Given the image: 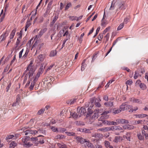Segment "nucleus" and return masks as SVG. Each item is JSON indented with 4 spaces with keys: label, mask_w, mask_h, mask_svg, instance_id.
I'll return each mask as SVG.
<instances>
[{
    "label": "nucleus",
    "mask_w": 148,
    "mask_h": 148,
    "mask_svg": "<svg viewBox=\"0 0 148 148\" xmlns=\"http://www.w3.org/2000/svg\"><path fill=\"white\" fill-rule=\"evenodd\" d=\"M42 73L41 72L38 71L36 75L32 82L30 86L29 87V89L30 90H32L33 89L40 75Z\"/></svg>",
    "instance_id": "nucleus-4"
},
{
    "label": "nucleus",
    "mask_w": 148,
    "mask_h": 148,
    "mask_svg": "<svg viewBox=\"0 0 148 148\" xmlns=\"http://www.w3.org/2000/svg\"><path fill=\"white\" fill-rule=\"evenodd\" d=\"M84 33H82L81 36H80V38H79V41L82 42V38H83V36H84Z\"/></svg>",
    "instance_id": "nucleus-62"
},
{
    "label": "nucleus",
    "mask_w": 148,
    "mask_h": 148,
    "mask_svg": "<svg viewBox=\"0 0 148 148\" xmlns=\"http://www.w3.org/2000/svg\"><path fill=\"white\" fill-rule=\"evenodd\" d=\"M124 27L123 23H121L118 26L117 28V30H120L121 29Z\"/></svg>",
    "instance_id": "nucleus-37"
},
{
    "label": "nucleus",
    "mask_w": 148,
    "mask_h": 148,
    "mask_svg": "<svg viewBox=\"0 0 148 148\" xmlns=\"http://www.w3.org/2000/svg\"><path fill=\"white\" fill-rule=\"evenodd\" d=\"M33 61H31L27 67L25 72L27 73V74L25 76L23 82V84H25L27 80V76H29V78H30L31 76H32L35 71L34 69V66H33Z\"/></svg>",
    "instance_id": "nucleus-1"
},
{
    "label": "nucleus",
    "mask_w": 148,
    "mask_h": 148,
    "mask_svg": "<svg viewBox=\"0 0 148 148\" xmlns=\"http://www.w3.org/2000/svg\"><path fill=\"white\" fill-rule=\"evenodd\" d=\"M24 49H22V50L20 52L19 54V58H21L22 57V54L23 51Z\"/></svg>",
    "instance_id": "nucleus-56"
},
{
    "label": "nucleus",
    "mask_w": 148,
    "mask_h": 148,
    "mask_svg": "<svg viewBox=\"0 0 148 148\" xmlns=\"http://www.w3.org/2000/svg\"><path fill=\"white\" fill-rule=\"evenodd\" d=\"M116 4V2L114 1H113L110 7L109 8L110 10H113L114 9H116L115 5Z\"/></svg>",
    "instance_id": "nucleus-24"
},
{
    "label": "nucleus",
    "mask_w": 148,
    "mask_h": 148,
    "mask_svg": "<svg viewBox=\"0 0 148 148\" xmlns=\"http://www.w3.org/2000/svg\"><path fill=\"white\" fill-rule=\"evenodd\" d=\"M134 116L136 118H143L145 117L148 116V115L145 114H135Z\"/></svg>",
    "instance_id": "nucleus-17"
},
{
    "label": "nucleus",
    "mask_w": 148,
    "mask_h": 148,
    "mask_svg": "<svg viewBox=\"0 0 148 148\" xmlns=\"http://www.w3.org/2000/svg\"><path fill=\"white\" fill-rule=\"evenodd\" d=\"M130 18L128 17H126L124 20L123 23L125 24H127L129 21Z\"/></svg>",
    "instance_id": "nucleus-47"
},
{
    "label": "nucleus",
    "mask_w": 148,
    "mask_h": 148,
    "mask_svg": "<svg viewBox=\"0 0 148 148\" xmlns=\"http://www.w3.org/2000/svg\"><path fill=\"white\" fill-rule=\"evenodd\" d=\"M66 130V129L64 128H58V132H60L63 133Z\"/></svg>",
    "instance_id": "nucleus-38"
},
{
    "label": "nucleus",
    "mask_w": 148,
    "mask_h": 148,
    "mask_svg": "<svg viewBox=\"0 0 148 148\" xmlns=\"http://www.w3.org/2000/svg\"><path fill=\"white\" fill-rule=\"evenodd\" d=\"M103 34H100L98 36V39L100 41L103 38Z\"/></svg>",
    "instance_id": "nucleus-52"
},
{
    "label": "nucleus",
    "mask_w": 148,
    "mask_h": 148,
    "mask_svg": "<svg viewBox=\"0 0 148 148\" xmlns=\"http://www.w3.org/2000/svg\"><path fill=\"white\" fill-rule=\"evenodd\" d=\"M141 81L140 80H138L137 81L136 83V86H140V84H141Z\"/></svg>",
    "instance_id": "nucleus-58"
},
{
    "label": "nucleus",
    "mask_w": 148,
    "mask_h": 148,
    "mask_svg": "<svg viewBox=\"0 0 148 148\" xmlns=\"http://www.w3.org/2000/svg\"><path fill=\"white\" fill-rule=\"evenodd\" d=\"M127 7V5L124 1H119L116 2L115 5L116 10V11L123 10Z\"/></svg>",
    "instance_id": "nucleus-2"
},
{
    "label": "nucleus",
    "mask_w": 148,
    "mask_h": 148,
    "mask_svg": "<svg viewBox=\"0 0 148 148\" xmlns=\"http://www.w3.org/2000/svg\"><path fill=\"white\" fill-rule=\"evenodd\" d=\"M110 29V27H108L106 28L104 31L103 34H105Z\"/></svg>",
    "instance_id": "nucleus-55"
},
{
    "label": "nucleus",
    "mask_w": 148,
    "mask_h": 148,
    "mask_svg": "<svg viewBox=\"0 0 148 148\" xmlns=\"http://www.w3.org/2000/svg\"><path fill=\"white\" fill-rule=\"evenodd\" d=\"M16 31V30L15 29H14L12 31L10 36V38L11 39H12L14 38Z\"/></svg>",
    "instance_id": "nucleus-27"
},
{
    "label": "nucleus",
    "mask_w": 148,
    "mask_h": 148,
    "mask_svg": "<svg viewBox=\"0 0 148 148\" xmlns=\"http://www.w3.org/2000/svg\"><path fill=\"white\" fill-rule=\"evenodd\" d=\"M95 111H96V112H95L92 116V118L95 119H97L98 118V112H99V109H96Z\"/></svg>",
    "instance_id": "nucleus-21"
},
{
    "label": "nucleus",
    "mask_w": 148,
    "mask_h": 148,
    "mask_svg": "<svg viewBox=\"0 0 148 148\" xmlns=\"http://www.w3.org/2000/svg\"><path fill=\"white\" fill-rule=\"evenodd\" d=\"M31 81V78L30 79V80H29V81H28L26 84L25 85V88H27L29 86V85L30 83V81Z\"/></svg>",
    "instance_id": "nucleus-61"
},
{
    "label": "nucleus",
    "mask_w": 148,
    "mask_h": 148,
    "mask_svg": "<svg viewBox=\"0 0 148 148\" xmlns=\"http://www.w3.org/2000/svg\"><path fill=\"white\" fill-rule=\"evenodd\" d=\"M104 105L107 107H112L113 106V102L109 101L106 102Z\"/></svg>",
    "instance_id": "nucleus-26"
},
{
    "label": "nucleus",
    "mask_w": 148,
    "mask_h": 148,
    "mask_svg": "<svg viewBox=\"0 0 148 148\" xmlns=\"http://www.w3.org/2000/svg\"><path fill=\"white\" fill-rule=\"evenodd\" d=\"M76 139L77 143L81 144H83L85 143V139L80 136H77L76 137Z\"/></svg>",
    "instance_id": "nucleus-12"
},
{
    "label": "nucleus",
    "mask_w": 148,
    "mask_h": 148,
    "mask_svg": "<svg viewBox=\"0 0 148 148\" xmlns=\"http://www.w3.org/2000/svg\"><path fill=\"white\" fill-rule=\"evenodd\" d=\"M104 15L101 21V25L104 27L108 23L107 21L106 20H104Z\"/></svg>",
    "instance_id": "nucleus-25"
},
{
    "label": "nucleus",
    "mask_w": 148,
    "mask_h": 148,
    "mask_svg": "<svg viewBox=\"0 0 148 148\" xmlns=\"http://www.w3.org/2000/svg\"><path fill=\"white\" fill-rule=\"evenodd\" d=\"M57 145L58 147L60 148H67L66 145L62 143H58Z\"/></svg>",
    "instance_id": "nucleus-22"
},
{
    "label": "nucleus",
    "mask_w": 148,
    "mask_h": 148,
    "mask_svg": "<svg viewBox=\"0 0 148 148\" xmlns=\"http://www.w3.org/2000/svg\"><path fill=\"white\" fill-rule=\"evenodd\" d=\"M70 115L71 116L70 117H72L74 119H76L80 117L79 116V114L77 113H77L75 112H71Z\"/></svg>",
    "instance_id": "nucleus-14"
},
{
    "label": "nucleus",
    "mask_w": 148,
    "mask_h": 148,
    "mask_svg": "<svg viewBox=\"0 0 148 148\" xmlns=\"http://www.w3.org/2000/svg\"><path fill=\"white\" fill-rule=\"evenodd\" d=\"M30 139L29 137L24 136L22 139V143L24 147H29L33 145V144L29 142Z\"/></svg>",
    "instance_id": "nucleus-3"
},
{
    "label": "nucleus",
    "mask_w": 148,
    "mask_h": 148,
    "mask_svg": "<svg viewBox=\"0 0 148 148\" xmlns=\"http://www.w3.org/2000/svg\"><path fill=\"white\" fill-rule=\"evenodd\" d=\"M120 124H128L129 123L128 120L123 119H120Z\"/></svg>",
    "instance_id": "nucleus-23"
},
{
    "label": "nucleus",
    "mask_w": 148,
    "mask_h": 148,
    "mask_svg": "<svg viewBox=\"0 0 148 148\" xmlns=\"http://www.w3.org/2000/svg\"><path fill=\"white\" fill-rule=\"evenodd\" d=\"M51 129L53 131L55 132H58V130L57 128L55 127H51Z\"/></svg>",
    "instance_id": "nucleus-43"
},
{
    "label": "nucleus",
    "mask_w": 148,
    "mask_h": 148,
    "mask_svg": "<svg viewBox=\"0 0 148 148\" xmlns=\"http://www.w3.org/2000/svg\"><path fill=\"white\" fill-rule=\"evenodd\" d=\"M120 108L121 111H124L132 108V106L126 104L125 103H123L120 106Z\"/></svg>",
    "instance_id": "nucleus-5"
},
{
    "label": "nucleus",
    "mask_w": 148,
    "mask_h": 148,
    "mask_svg": "<svg viewBox=\"0 0 148 148\" xmlns=\"http://www.w3.org/2000/svg\"><path fill=\"white\" fill-rule=\"evenodd\" d=\"M121 110L120 109V108H119V109H117V110H114V112H113V113L114 114H118V113H120V112H121Z\"/></svg>",
    "instance_id": "nucleus-40"
},
{
    "label": "nucleus",
    "mask_w": 148,
    "mask_h": 148,
    "mask_svg": "<svg viewBox=\"0 0 148 148\" xmlns=\"http://www.w3.org/2000/svg\"><path fill=\"white\" fill-rule=\"evenodd\" d=\"M123 140L122 137L119 136H116L113 141L115 143H117L121 142Z\"/></svg>",
    "instance_id": "nucleus-10"
},
{
    "label": "nucleus",
    "mask_w": 148,
    "mask_h": 148,
    "mask_svg": "<svg viewBox=\"0 0 148 148\" xmlns=\"http://www.w3.org/2000/svg\"><path fill=\"white\" fill-rule=\"evenodd\" d=\"M85 145L87 147H90V148H94V146L90 141L85 140Z\"/></svg>",
    "instance_id": "nucleus-19"
},
{
    "label": "nucleus",
    "mask_w": 148,
    "mask_h": 148,
    "mask_svg": "<svg viewBox=\"0 0 148 148\" xmlns=\"http://www.w3.org/2000/svg\"><path fill=\"white\" fill-rule=\"evenodd\" d=\"M139 75V73L137 71H136L135 72V74L134 76V78L135 79H136Z\"/></svg>",
    "instance_id": "nucleus-35"
},
{
    "label": "nucleus",
    "mask_w": 148,
    "mask_h": 148,
    "mask_svg": "<svg viewBox=\"0 0 148 148\" xmlns=\"http://www.w3.org/2000/svg\"><path fill=\"white\" fill-rule=\"evenodd\" d=\"M102 136V135L100 134L93 133L92 134V137L96 138L98 140H99L101 136Z\"/></svg>",
    "instance_id": "nucleus-18"
},
{
    "label": "nucleus",
    "mask_w": 148,
    "mask_h": 148,
    "mask_svg": "<svg viewBox=\"0 0 148 148\" xmlns=\"http://www.w3.org/2000/svg\"><path fill=\"white\" fill-rule=\"evenodd\" d=\"M28 51L27 50L26 51L24 55L22 57V58L25 59L26 58L28 53Z\"/></svg>",
    "instance_id": "nucleus-45"
},
{
    "label": "nucleus",
    "mask_w": 148,
    "mask_h": 148,
    "mask_svg": "<svg viewBox=\"0 0 148 148\" xmlns=\"http://www.w3.org/2000/svg\"><path fill=\"white\" fill-rule=\"evenodd\" d=\"M123 127L124 129H125L132 130L134 129V127L132 125L127 124L123 126Z\"/></svg>",
    "instance_id": "nucleus-15"
},
{
    "label": "nucleus",
    "mask_w": 148,
    "mask_h": 148,
    "mask_svg": "<svg viewBox=\"0 0 148 148\" xmlns=\"http://www.w3.org/2000/svg\"><path fill=\"white\" fill-rule=\"evenodd\" d=\"M14 137V135H13V134L9 135L7 136L5 139L6 140L9 141L10 140L12 139Z\"/></svg>",
    "instance_id": "nucleus-29"
},
{
    "label": "nucleus",
    "mask_w": 148,
    "mask_h": 148,
    "mask_svg": "<svg viewBox=\"0 0 148 148\" xmlns=\"http://www.w3.org/2000/svg\"><path fill=\"white\" fill-rule=\"evenodd\" d=\"M69 18L72 21L76 20L77 17L74 16H69Z\"/></svg>",
    "instance_id": "nucleus-39"
},
{
    "label": "nucleus",
    "mask_w": 148,
    "mask_h": 148,
    "mask_svg": "<svg viewBox=\"0 0 148 148\" xmlns=\"http://www.w3.org/2000/svg\"><path fill=\"white\" fill-rule=\"evenodd\" d=\"M122 69L123 70H126L128 72H130V70L127 67H123Z\"/></svg>",
    "instance_id": "nucleus-53"
},
{
    "label": "nucleus",
    "mask_w": 148,
    "mask_h": 148,
    "mask_svg": "<svg viewBox=\"0 0 148 148\" xmlns=\"http://www.w3.org/2000/svg\"><path fill=\"white\" fill-rule=\"evenodd\" d=\"M130 101L133 103H136L140 104L142 103V101L139 99H136L134 98H132L130 99Z\"/></svg>",
    "instance_id": "nucleus-13"
},
{
    "label": "nucleus",
    "mask_w": 148,
    "mask_h": 148,
    "mask_svg": "<svg viewBox=\"0 0 148 148\" xmlns=\"http://www.w3.org/2000/svg\"><path fill=\"white\" fill-rule=\"evenodd\" d=\"M57 54V52L56 50H54L51 51L50 54V56L53 57L56 56Z\"/></svg>",
    "instance_id": "nucleus-30"
},
{
    "label": "nucleus",
    "mask_w": 148,
    "mask_h": 148,
    "mask_svg": "<svg viewBox=\"0 0 148 148\" xmlns=\"http://www.w3.org/2000/svg\"><path fill=\"white\" fill-rule=\"evenodd\" d=\"M71 6V3H68L67 4V5L65 8V10H67Z\"/></svg>",
    "instance_id": "nucleus-44"
},
{
    "label": "nucleus",
    "mask_w": 148,
    "mask_h": 148,
    "mask_svg": "<svg viewBox=\"0 0 148 148\" xmlns=\"http://www.w3.org/2000/svg\"><path fill=\"white\" fill-rule=\"evenodd\" d=\"M8 35V33L7 31H6L4 33H3L0 36V40L1 41V42L4 40Z\"/></svg>",
    "instance_id": "nucleus-9"
},
{
    "label": "nucleus",
    "mask_w": 148,
    "mask_h": 148,
    "mask_svg": "<svg viewBox=\"0 0 148 148\" xmlns=\"http://www.w3.org/2000/svg\"><path fill=\"white\" fill-rule=\"evenodd\" d=\"M85 112V109L84 108L82 107L80 108L79 107L77 108V113L79 114L80 117L83 115Z\"/></svg>",
    "instance_id": "nucleus-6"
},
{
    "label": "nucleus",
    "mask_w": 148,
    "mask_h": 148,
    "mask_svg": "<svg viewBox=\"0 0 148 148\" xmlns=\"http://www.w3.org/2000/svg\"><path fill=\"white\" fill-rule=\"evenodd\" d=\"M58 16H55L54 17L53 19V20L52 21V23H54L57 20V19L58 18Z\"/></svg>",
    "instance_id": "nucleus-57"
},
{
    "label": "nucleus",
    "mask_w": 148,
    "mask_h": 148,
    "mask_svg": "<svg viewBox=\"0 0 148 148\" xmlns=\"http://www.w3.org/2000/svg\"><path fill=\"white\" fill-rule=\"evenodd\" d=\"M16 145V143L12 141L10 144V148H14Z\"/></svg>",
    "instance_id": "nucleus-28"
},
{
    "label": "nucleus",
    "mask_w": 148,
    "mask_h": 148,
    "mask_svg": "<svg viewBox=\"0 0 148 148\" xmlns=\"http://www.w3.org/2000/svg\"><path fill=\"white\" fill-rule=\"evenodd\" d=\"M11 83H10L8 86L6 88V89L7 90V92H8V91L9 90V88H10L11 86Z\"/></svg>",
    "instance_id": "nucleus-64"
},
{
    "label": "nucleus",
    "mask_w": 148,
    "mask_h": 148,
    "mask_svg": "<svg viewBox=\"0 0 148 148\" xmlns=\"http://www.w3.org/2000/svg\"><path fill=\"white\" fill-rule=\"evenodd\" d=\"M102 123L104 124H107L108 125H111V121H108L106 120L103 121L102 120Z\"/></svg>",
    "instance_id": "nucleus-34"
},
{
    "label": "nucleus",
    "mask_w": 148,
    "mask_h": 148,
    "mask_svg": "<svg viewBox=\"0 0 148 148\" xmlns=\"http://www.w3.org/2000/svg\"><path fill=\"white\" fill-rule=\"evenodd\" d=\"M25 132V135H28L29 134H35L37 133L38 131L36 130H26Z\"/></svg>",
    "instance_id": "nucleus-11"
},
{
    "label": "nucleus",
    "mask_w": 148,
    "mask_h": 148,
    "mask_svg": "<svg viewBox=\"0 0 148 148\" xmlns=\"http://www.w3.org/2000/svg\"><path fill=\"white\" fill-rule=\"evenodd\" d=\"M45 110V109L44 108H42L38 112L37 114L38 115H40L42 114L44 111Z\"/></svg>",
    "instance_id": "nucleus-36"
},
{
    "label": "nucleus",
    "mask_w": 148,
    "mask_h": 148,
    "mask_svg": "<svg viewBox=\"0 0 148 148\" xmlns=\"http://www.w3.org/2000/svg\"><path fill=\"white\" fill-rule=\"evenodd\" d=\"M110 112L109 111H107L103 112L101 115H102L100 117L99 119V120L101 121L102 119H107L109 117V115L108 114Z\"/></svg>",
    "instance_id": "nucleus-8"
},
{
    "label": "nucleus",
    "mask_w": 148,
    "mask_h": 148,
    "mask_svg": "<svg viewBox=\"0 0 148 148\" xmlns=\"http://www.w3.org/2000/svg\"><path fill=\"white\" fill-rule=\"evenodd\" d=\"M140 87L142 90H145L147 88V87L144 84H140L139 86Z\"/></svg>",
    "instance_id": "nucleus-32"
},
{
    "label": "nucleus",
    "mask_w": 148,
    "mask_h": 148,
    "mask_svg": "<svg viewBox=\"0 0 148 148\" xmlns=\"http://www.w3.org/2000/svg\"><path fill=\"white\" fill-rule=\"evenodd\" d=\"M65 133L69 136H73L74 134V133L72 132H65Z\"/></svg>",
    "instance_id": "nucleus-49"
},
{
    "label": "nucleus",
    "mask_w": 148,
    "mask_h": 148,
    "mask_svg": "<svg viewBox=\"0 0 148 148\" xmlns=\"http://www.w3.org/2000/svg\"><path fill=\"white\" fill-rule=\"evenodd\" d=\"M47 29H45L41 30L37 35H36L34 38V40L38 39L41 37V36L46 31Z\"/></svg>",
    "instance_id": "nucleus-7"
},
{
    "label": "nucleus",
    "mask_w": 148,
    "mask_h": 148,
    "mask_svg": "<svg viewBox=\"0 0 148 148\" xmlns=\"http://www.w3.org/2000/svg\"><path fill=\"white\" fill-rule=\"evenodd\" d=\"M76 99H74L71 100L70 104H73L75 102Z\"/></svg>",
    "instance_id": "nucleus-59"
},
{
    "label": "nucleus",
    "mask_w": 148,
    "mask_h": 148,
    "mask_svg": "<svg viewBox=\"0 0 148 148\" xmlns=\"http://www.w3.org/2000/svg\"><path fill=\"white\" fill-rule=\"evenodd\" d=\"M20 97L19 95H17L16 96V101H17V102H18L20 101Z\"/></svg>",
    "instance_id": "nucleus-60"
},
{
    "label": "nucleus",
    "mask_w": 148,
    "mask_h": 148,
    "mask_svg": "<svg viewBox=\"0 0 148 148\" xmlns=\"http://www.w3.org/2000/svg\"><path fill=\"white\" fill-rule=\"evenodd\" d=\"M111 130V128L110 127H105L99 129H98V130L99 131H101L103 132H105L109 131Z\"/></svg>",
    "instance_id": "nucleus-20"
},
{
    "label": "nucleus",
    "mask_w": 148,
    "mask_h": 148,
    "mask_svg": "<svg viewBox=\"0 0 148 148\" xmlns=\"http://www.w3.org/2000/svg\"><path fill=\"white\" fill-rule=\"evenodd\" d=\"M132 83L133 82L132 80L131 79H130L127 81L126 84L127 85H130L132 84Z\"/></svg>",
    "instance_id": "nucleus-51"
},
{
    "label": "nucleus",
    "mask_w": 148,
    "mask_h": 148,
    "mask_svg": "<svg viewBox=\"0 0 148 148\" xmlns=\"http://www.w3.org/2000/svg\"><path fill=\"white\" fill-rule=\"evenodd\" d=\"M110 36V34L108 33L107 34L106 36L104 37V38H106V42L108 41V40Z\"/></svg>",
    "instance_id": "nucleus-50"
},
{
    "label": "nucleus",
    "mask_w": 148,
    "mask_h": 148,
    "mask_svg": "<svg viewBox=\"0 0 148 148\" xmlns=\"http://www.w3.org/2000/svg\"><path fill=\"white\" fill-rule=\"evenodd\" d=\"M93 106V104H91V105L90 106V107L88 108V111L89 112L90 114L92 113V112L90 111V110L92 108Z\"/></svg>",
    "instance_id": "nucleus-42"
},
{
    "label": "nucleus",
    "mask_w": 148,
    "mask_h": 148,
    "mask_svg": "<svg viewBox=\"0 0 148 148\" xmlns=\"http://www.w3.org/2000/svg\"><path fill=\"white\" fill-rule=\"evenodd\" d=\"M52 3L49 2L48 5L47 7V10H49L51 8V5L52 4Z\"/></svg>",
    "instance_id": "nucleus-48"
},
{
    "label": "nucleus",
    "mask_w": 148,
    "mask_h": 148,
    "mask_svg": "<svg viewBox=\"0 0 148 148\" xmlns=\"http://www.w3.org/2000/svg\"><path fill=\"white\" fill-rule=\"evenodd\" d=\"M131 134L130 132H128L126 133L125 135L123 136L124 138H126L127 140L129 141H131Z\"/></svg>",
    "instance_id": "nucleus-16"
},
{
    "label": "nucleus",
    "mask_w": 148,
    "mask_h": 148,
    "mask_svg": "<svg viewBox=\"0 0 148 148\" xmlns=\"http://www.w3.org/2000/svg\"><path fill=\"white\" fill-rule=\"evenodd\" d=\"M104 144L106 147H108L110 146V143L108 141H105L104 142Z\"/></svg>",
    "instance_id": "nucleus-46"
},
{
    "label": "nucleus",
    "mask_w": 148,
    "mask_h": 148,
    "mask_svg": "<svg viewBox=\"0 0 148 148\" xmlns=\"http://www.w3.org/2000/svg\"><path fill=\"white\" fill-rule=\"evenodd\" d=\"M137 136L138 138L140 140H143L144 139V136L142 135H141L140 133H138Z\"/></svg>",
    "instance_id": "nucleus-33"
},
{
    "label": "nucleus",
    "mask_w": 148,
    "mask_h": 148,
    "mask_svg": "<svg viewBox=\"0 0 148 148\" xmlns=\"http://www.w3.org/2000/svg\"><path fill=\"white\" fill-rule=\"evenodd\" d=\"M115 129L116 130H123V128L119 126H117L115 127Z\"/></svg>",
    "instance_id": "nucleus-63"
},
{
    "label": "nucleus",
    "mask_w": 148,
    "mask_h": 148,
    "mask_svg": "<svg viewBox=\"0 0 148 148\" xmlns=\"http://www.w3.org/2000/svg\"><path fill=\"white\" fill-rule=\"evenodd\" d=\"M38 59L39 60V61L42 62L44 60V57L42 54L39 55L38 57Z\"/></svg>",
    "instance_id": "nucleus-31"
},
{
    "label": "nucleus",
    "mask_w": 148,
    "mask_h": 148,
    "mask_svg": "<svg viewBox=\"0 0 148 148\" xmlns=\"http://www.w3.org/2000/svg\"><path fill=\"white\" fill-rule=\"evenodd\" d=\"M21 35L20 36V37H19V38H18L16 43V45H18L19 44L20 41H21Z\"/></svg>",
    "instance_id": "nucleus-54"
},
{
    "label": "nucleus",
    "mask_w": 148,
    "mask_h": 148,
    "mask_svg": "<svg viewBox=\"0 0 148 148\" xmlns=\"http://www.w3.org/2000/svg\"><path fill=\"white\" fill-rule=\"evenodd\" d=\"M44 68L45 67H43V64H42L40 66V67L38 71L40 72H41V73H42L43 71Z\"/></svg>",
    "instance_id": "nucleus-41"
}]
</instances>
